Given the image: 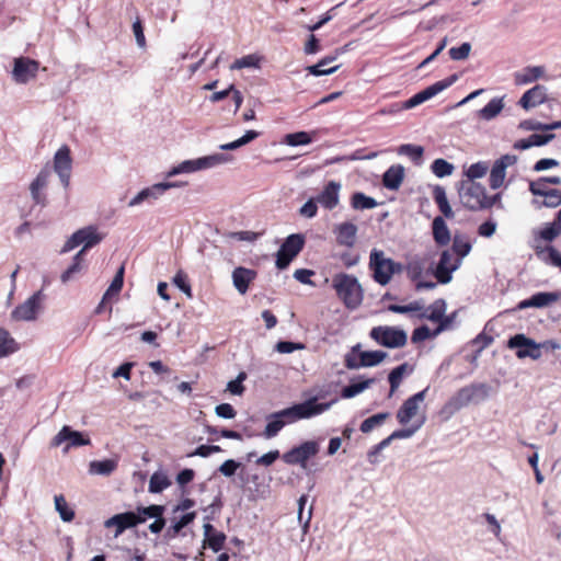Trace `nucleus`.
<instances>
[{"mask_svg": "<svg viewBox=\"0 0 561 561\" xmlns=\"http://www.w3.org/2000/svg\"><path fill=\"white\" fill-rule=\"evenodd\" d=\"M332 287L348 310H355L362 305L364 289L356 276L337 273L332 278Z\"/></svg>", "mask_w": 561, "mask_h": 561, "instance_id": "obj_1", "label": "nucleus"}, {"mask_svg": "<svg viewBox=\"0 0 561 561\" xmlns=\"http://www.w3.org/2000/svg\"><path fill=\"white\" fill-rule=\"evenodd\" d=\"M337 400L319 403L317 397L309 398L302 402L295 403L288 408L275 412L285 426L300 420L310 419L328 411Z\"/></svg>", "mask_w": 561, "mask_h": 561, "instance_id": "obj_2", "label": "nucleus"}, {"mask_svg": "<svg viewBox=\"0 0 561 561\" xmlns=\"http://www.w3.org/2000/svg\"><path fill=\"white\" fill-rule=\"evenodd\" d=\"M368 266L371 271L373 279L381 286L388 285L394 274L403 271L401 263L386 257L385 252L378 249L370 251Z\"/></svg>", "mask_w": 561, "mask_h": 561, "instance_id": "obj_3", "label": "nucleus"}, {"mask_svg": "<svg viewBox=\"0 0 561 561\" xmlns=\"http://www.w3.org/2000/svg\"><path fill=\"white\" fill-rule=\"evenodd\" d=\"M232 161V156L228 153H214L197 159L184 160L178 165L171 168L167 175L174 176L184 173H193L201 170L211 169L220 164Z\"/></svg>", "mask_w": 561, "mask_h": 561, "instance_id": "obj_4", "label": "nucleus"}, {"mask_svg": "<svg viewBox=\"0 0 561 561\" xmlns=\"http://www.w3.org/2000/svg\"><path fill=\"white\" fill-rule=\"evenodd\" d=\"M305 244L304 233H291L286 237L276 253L275 266L279 271L286 270L302 251Z\"/></svg>", "mask_w": 561, "mask_h": 561, "instance_id": "obj_5", "label": "nucleus"}, {"mask_svg": "<svg viewBox=\"0 0 561 561\" xmlns=\"http://www.w3.org/2000/svg\"><path fill=\"white\" fill-rule=\"evenodd\" d=\"M485 187L477 182L461 181L458 186V195L462 206L471 211L483 209L485 203Z\"/></svg>", "mask_w": 561, "mask_h": 561, "instance_id": "obj_6", "label": "nucleus"}, {"mask_svg": "<svg viewBox=\"0 0 561 561\" xmlns=\"http://www.w3.org/2000/svg\"><path fill=\"white\" fill-rule=\"evenodd\" d=\"M369 336L377 344L388 348L403 347L408 341L407 332L403 329L388 325L374 327Z\"/></svg>", "mask_w": 561, "mask_h": 561, "instance_id": "obj_7", "label": "nucleus"}, {"mask_svg": "<svg viewBox=\"0 0 561 561\" xmlns=\"http://www.w3.org/2000/svg\"><path fill=\"white\" fill-rule=\"evenodd\" d=\"M104 236L98 232L95 226H87L75 231L65 242L60 253H67L82 244V248L89 250L99 244Z\"/></svg>", "mask_w": 561, "mask_h": 561, "instance_id": "obj_8", "label": "nucleus"}, {"mask_svg": "<svg viewBox=\"0 0 561 561\" xmlns=\"http://www.w3.org/2000/svg\"><path fill=\"white\" fill-rule=\"evenodd\" d=\"M44 299L43 290L35 291L23 304H20L11 311V319L14 321H35L43 309L42 302Z\"/></svg>", "mask_w": 561, "mask_h": 561, "instance_id": "obj_9", "label": "nucleus"}, {"mask_svg": "<svg viewBox=\"0 0 561 561\" xmlns=\"http://www.w3.org/2000/svg\"><path fill=\"white\" fill-rule=\"evenodd\" d=\"M490 387L486 383H471L460 388L451 398L448 405L459 410L469 405L474 399L485 400L489 397Z\"/></svg>", "mask_w": 561, "mask_h": 561, "instance_id": "obj_10", "label": "nucleus"}, {"mask_svg": "<svg viewBox=\"0 0 561 561\" xmlns=\"http://www.w3.org/2000/svg\"><path fill=\"white\" fill-rule=\"evenodd\" d=\"M320 450L319 443L316 440H306L298 446L293 447L282 455V459L289 466L299 465L306 468L307 461L314 457Z\"/></svg>", "mask_w": 561, "mask_h": 561, "instance_id": "obj_11", "label": "nucleus"}, {"mask_svg": "<svg viewBox=\"0 0 561 561\" xmlns=\"http://www.w3.org/2000/svg\"><path fill=\"white\" fill-rule=\"evenodd\" d=\"M506 346L510 350H515V355L519 359L528 357L534 360H537L542 355V353L539 352V343L526 336L524 333H517L515 335H512L507 340Z\"/></svg>", "mask_w": 561, "mask_h": 561, "instance_id": "obj_12", "label": "nucleus"}, {"mask_svg": "<svg viewBox=\"0 0 561 561\" xmlns=\"http://www.w3.org/2000/svg\"><path fill=\"white\" fill-rule=\"evenodd\" d=\"M64 443H67L64 451H68L71 447L90 445L91 440L82 432L73 431L70 426L65 425L51 439L50 447H59Z\"/></svg>", "mask_w": 561, "mask_h": 561, "instance_id": "obj_13", "label": "nucleus"}, {"mask_svg": "<svg viewBox=\"0 0 561 561\" xmlns=\"http://www.w3.org/2000/svg\"><path fill=\"white\" fill-rule=\"evenodd\" d=\"M39 69V62L28 57H18L13 60L12 78L16 83L25 84L34 79Z\"/></svg>", "mask_w": 561, "mask_h": 561, "instance_id": "obj_14", "label": "nucleus"}, {"mask_svg": "<svg viewBox=\"0 0 561 561\" xmlns=\"http://www.w3.org/2000/svg\"><path fill=\"white\" fill-rule=\"evenodd\" d=\"M387 357L383 351L359 352V359L353 354H345L344 365L347 369H359L362 367H374L379 365Z\"/></svg>", "mask_w": 561, "mask_h": 561, "instance_id": "obj_15", "label": "nucleus"}, {"mask_svg": "<svg viewBox=\"0 0 561 561\" xmlns=\"http://www.w3.org/2000/svg\"><path fill=\"white\" fill-rule=\"evenodd\" d=\"M460 267V259L451 263V253L449 250L442 251L438 263L432 271L437 283L446 285L451 282L453 273Z\"/></svg>", "mask_w": 561, "mask_h": 561, "instance_id": "obj_16", "label": "nucleus"}, {"mask_svg": "<svg viewBox=\"0 0 561 561\" xmlns=\"http://www.w3.org/2000/svg\"><path fill=\"white\" fill-rule=\"evenodd\" d=\"M72 159L68 146H61L54 156V170L58 174L65 188L70 184Z\"/></svg>", "mask_w": 561, "mask_h": 561, "instance_id": "obj_17", "label": "nucleus"}, {"mask_svg": "<svg viewBox=\"0 0 561 561\" xmlns=\"http://www.w3.org/2000/svg\"><path fill=\"white\" fill-rule=\"evenodd\" d=\"M141 524V519L136 517L135 511L118 513L104 522L105 528L115 527V537L122 535L126 529Z\"/></svg>", "mask_w": 561, "mask_h": 561, "instance_id": "obj_18", "label": "nucleus"}, {"mask_svg": "<svg viewBox=\"0 0 561 561\" xmlns=\"http://www.w3.org/2000/svg\"><path fill=\"white\" fill-rule=\"evenodd\" d=\"M427 390L428 387L414 393L402 403L397 412V419L400 424H408L417 413L419 403L424 401Z\"/></svg>", "mask_w": 561, "mask_h": 561, "instance_id": "obj_19", "label": "nucleus"}, {"mask_svg": "<svg viewBox=\"0 0 561 561\" xmlns=\"http://www.w3.org/2000/svg\"><path fill=\"white\" fill-rule=\"evenodd\" d=\"M50 176L48 168L42 169L30 185V193L35 205L45 207L47 205V196L42 191L47 186Z\"/></svg>", "mask_w": 561, "mask_h": 561, "instance_id": "obj_20", "label": "nucleus"}, {"mask_svg": "<svg viewBox=\"0 0 561 561\" xmlns=\"http://www.w3.org/2000/svg\"><path fill=\"white\" fill-rule=\"evenodd\" d=\"M341 183L329 181L318 194L317 202L327 210L334 209L340 203Z\"/></svg>", "mask_w": 561, "mask_h": 561, "instance_id": "obj_21", "label": "nucleus"}, {"mask_svg": "<svg viewBox=\"0 0 561 561\" xmlns=\"http://www.w3.org/2000/svg\"><path fill=\"white\" fill-rule=\"evenodd\" d=\"M180 183L178 182H161L153 184L150 187L141 190L136 196H134L129 203L128 206H137L141 204L145 201H148L150 198L157 199L161 194H163L167 190L171 187L179 186Z\"/></svg>", "mask_w": 561, "mask_h": 561, "instance_id": "obj_22", "label": "nucleus"}, {"mask_svg": "<svg viewBox=\"0 0 561 561\" xmlns=\"http://www.w3.org/2000/svg\"><path fill=\"white\" fill-rule=\"evenodd\" d=\"M547 100V88L541 84H536L527 90L518 101V105L526 111H529Z\"/></svg>", "mask_w": 561, "mask_h": 561, "instance_id": "obj_23", "label": "nucleus"}, {"mask_svg": "<svg viewBox=\"0 0 561 561\" xmlns=\"http://www.w3.org/2000/svg\"><path fill=\"white\" fill-rule=\"evenodd\" d=\"M357 226L353 222L345 221L337 225L334 228V233L336 236V242L340 245H344L347 248L354 247L356 242L357 234Z\"/></svg>", "mask_w": 561, "mask_h": 561, "instance_id": "obj_24", "label": "nucleus"}, {"mask_svg": "<svg viewBox=\"0 0 561 561\" xmlns=\"http://www.w3.org/2000/svg\"><path fill=\"white\" fill-rule=\"evenodd\" d=\"M404 179V167L401 164H393L389 167L382 174V185L387 190L397 191L401 186Z\"/></svg>", "mask_w": 561, "mask_h": 561, "instance_id": "obj_25", "label": "nucleus"}, {"mask_svg": "<svg viewBox=\"0 0 561 561\" xmlns=\"http://www.w3.org/2000/svg\"><path fill=\"white\" fill-rule=\"evenodd\" d=\"M256 272L247 267H236L232 272V283L240 294L248 291L250 283L255 278Z\"/></svg>", "mask_w": 561, "mask_h": 561, "instance_id": "obj_26", "label": "nucleus"}, {"mask_svg": "<svg viewBox=\"0 0 561 561\" xmlns=\"http://www.w3.org/2000/svg\"><path fill=\"white\" fill-rule=\"evenodd\" d=\"M433 238L437 245L444 247L450 242V231L442 216H436L432 222Z\"/></svg>", "mask_w": 561, "mask_h": 561, "instance_id": "obj_27", "label": "nucleus"}, {"mask_svg": "<svg viewBox=\"0 0 561 561\" xmlns=\"http://www.w3.org/2000/svg\"><path fill=\"white\" fill-rule=\"evenodd\" d=\"M375 378L364 379L359 377V380H352L347 386H344L341 390V397L343 399H351L362 393L364 390L368 389L373 383H375Z\"/></svg>", "mask_w": 561, "mask_h": 561, "instance_id": "obj_28", "label": "nucleus"}, {"mask_svg": "<svg viewBox=\"0 0 561 561\" xmlns=\"http://www.w3.org/2000/svg\"><path fill=\"white\" fill-rule=\"evenodd\" d=\"M447 304L445 299L438 298L433 304H431L426 311L420 313L417 317L420 319H426L431 322L437 323L443 318V314L446 312Z\"/></svg>", "mask_w": 561, "mask_h": 561, "instance_id": "obj_29", "label": "nucleus"}, {"mask_svg": "<svg viewBox=\"0 0 561 561\" xmlns=\"http://www.w3.org/2000/svg\"><path fill=\"white\" fill-rule=\"evenodd\" d=\"M337 55H330L322 58L319 62L308 66L306 70L309 75H312L314 77H321V76H328L331 73H334L340 66H334L331 68H325L328 65L333 62L336 59Z\"/></svg>", "mask_w": 561, "mask_h": 561, "instance_id": "obj_30", "label": "nucleus"}, {"mask_svg": "<svg viewBox=\"0 0 561 561\" xmlns=\"http://www.w3.org/2000/svg\"><path fill=\"white\" fill-rule=\"evenodd\" d=\"M433 198L444 217L450 219L454 218L455 214L447 199L446 191L443 186L436 185L433 190Z\"/></svg>", "mask_w": 561, "mask_h": 561, "instance_id": "obj_31", "label": "nucleus"}, {"mask_svg": "<svg viewBox=\"0 0 561 561\" xmlns=\"http://www.w3.org/2000/svg\"><path fill=\"white\" fill-rule=\"evenodd\" d=\"M534 308L542 309L551 306L561 299V290L556 291H538L531 295Z\"/></svg>", "mask_w": 561, "mask_h": 561, "instance_id": "obj_32", "label": "nucleus"}, {"mask_svg": "<svg viewBox=\"0 0 561 561\" xmlns=\"http://www.w3.org/2000/svg\"><path fill=\"white\" fill-rule=\"evenodd\" d=\"M504 107L502 98H493L484 107L478 111V116L483 121H492Z\"/></svg>", "mask_w": 561, "mask_h": 561, "instance_id": "obj_33", "label": "nucleus"}, {"mask_svg": "<svg viewBox=\"0 0 561 561\" xmlns=\"http://www.w3.org/2000/svg\"><path fill=\"white\" fill-rule=\"evenodd\" d=\"M471 249L472 244L468 237L459 233L454 236L451 250L457 255V259H460V264L462 263V259L470 253Z\"/></svg>", "mask_w": 561, "mask_h": 561, "instance_id": "obj_34", "label": "nucleus"}, {"mask_svg": "<svg viewBox=\"0 0 561 561\" xmlns=\"http://www.w3.org/2000/svg\"><path fill=\"white\" fill-rule=\"evenodd\" d=\"M172 484L169 477L162 471H156L151 474L148 491L152 494L161 493Z\"/></svg>", "mask_w": 561, "mask_h": 561, "instance_id": "obj_35", "label": "nucleus"}, {"mask_svg": "<svg viewBox=\"0 0 561 561\" xmlns=\"http://www.w3.org/2000/svg\"><path fill=\"white\" fill-rule=\"evenodd\" d=\"M378 205L377 201L363 192H355L351 196V206L355 210L373 209Z\"/></svg>", "mask_w": 561, "mask_h": 561, "instance_id": "obj_36", "label": "nucleus"}, {"mask_svg": "<svg viewBox=\"0 0 561 561\" xmlns=\"http://www.w3.org/2000/svg\"><path fill=\"white\" fill-rule=\"evenodd\" d=\"M545 75L542 66H529L523 69L520 73L516 75V82L518 84L531 83Z\"/></svg>", "mask_w": 561, "mask_h": 561, "instance_id": "obj_37", "label": "nucleus"}, {"mask_svg": "<svg viewBox=\"0 0 561 561\" xmlns=\"http://www.w3.org/2000/svg\"><path fill=\"white\" fill-rule=\"evenodd\" d=\"M19 350L16 341L10 335L9 331L0 328V358L7 357Z\"/></svg>", "mask_w": 561, "mask_h": 561, "instance_id": "obj_38", "label": "nucleus"}, {"mask_svg": "<svg viewBox=\"0 0 561 561\" xmlns=\"http://www.w3.org/2000/svg\"><path fill=\"white\" fill-rule=\"evenodd\" d=\"M117 467L114 459L93 460L89 465L91 474L110 476Z\"/></svg>", "mask_w": 561, "mask_h": 561, "instance_id": "obj_39", "label": "nucleus"}, {"mask_svg": "<svg viewBox=\"0 0 561 561\" xmlns=\"http://www.w3.org/2000/svg\"><path fill=\"white\" fill-rule=\"evenodd\" d=\"M165 507L163 505L151 504L149 506H138L135 511L136 517L141 519V524L147 520V518H157L162 517L164 514Z\"/></svg>", "mask_w": 561, "mask_h": 561, "instance_id": "obj_40", "label": "nucleus"}, {"mask_svg": "<svg viewBox=\"0 0 561 561\" xmlns=\"http://www.w3.org/2000/svg\"><path fill=\"white\" fill-rule=\"evenodd\" d=\"M285 427V422L280 421L273 412L266 416V426L263 432V436L267 439L278 435V433Z\"/></svg>", "mask_w": 561, "mask_h": 561, "instance_id": "obj_41", "label": "nucleus"}, {"mask_svg": "<svg viewBox=\"0 0 561 561\" xmlns=\"http://www.w3.org/2000/svg\"><path fill=\"white\" fill-rule=\"evenodd\" d=\"M307 501H308V495H306V494H302L298 499V514H297L298 516H297V518H298L299 524L302 526L304 534L307 533L309 525H310L311 516H312V506H310L308 512L305 514V506H306Z\"/></svg>", "mask_w": 561, "mask_h": 561, "instance_id": "obj_42", "label": "nucleus"}, {"mask_svg": "<svg viewBox=\"0 0 561 561\" xmlns=\"http://www.w3.org/2000/svg\"><path fill=\"white\" fill-rule=\"evenodd\" d=\"M284 142L290 147L305 146L312 142L311 134L305 130L285 135Z\"/></svg>", "mask_w": 561, "mask_h": 561, "instance_id": "obj_43", "label": "nucleus"}, {"mask_svg": "<svg viewBox=\"0 0 561 561\" xmlns=\"http://www.w3.org/2000/svg\"><path fill=\"white\" fill-rule=\"evenodd\" d=\"M261 60H262L261 56H259L256 54H250V55H247V56L236 59L234 62L231 64L230 69L231 70H239V69H243V68L259 69Z\"/></svg>", "mask_w": 561, "mask_h": 561, "instance_id": "obj_44", "label": "nucleus"}, {"mask_svg": "<svg viewBox=\"0 0 561 561\" xmlns=\"http://www.w3.org/2000/svg\"><path fill=\"white\" fill-rule=\"evenodd\" d=\"M54 502L55 508L61 520L66 523L72 522L75 518V511L68 506L65 496L61 494L55 495Z\"/></svg>", "mask_w": 561, "mask_h": 561, "instance_id": "obj_45", "label": "nucleus"}, {"mask_svg": "<svg viewBox=\"0 0 561 561\" xmlns=\"http://www.w3.org/2000/svg\"><path fill=\"white\" fill-rule=\"evenodd\" d=\"M196 517L195 512H188L183 514L180 519L175 520L168 529L167 536L173 538L175 537L183 528L188 526L194 522Z\"/></svg>", "mask_w": 561, "mask_h": 561, "instance_id": "obj_46", "label": "nucleus"}, {"mask_svg": "<svg viewBox=\"0 0 561 561\" xmlns=\"http://www.w3.org/2000/svg\"><path fill=\"white\" fill-rule=\"evenodd\" d=\"M409 368V364L408 363H403L397 367H394L388 375V381L390 383V392H389V397H391L394 391L399 388L401 381H402V378H403V375L404 373L407 371V369Z\"/></svg>", "mask_w": 561, "mask_h": 561, "instance_id": "obj_47", "label": "nucleus"}, {"mask_svg": "<svg viewBox=\"0 0 561 561\" xmlns=\"http://www.w3.org/2000/svg\"><path fill=\"white\" fill-rule=\"evenodd\" d=\"M506 169L502 164H499L494 161L489 178L490 187L492 190L500 188L504 183Z\"/></svg>", "mask_w": 561, "mask_h": 561, "instance_id": "obj_48", "label": "nucleus"}, {"mask_svg": "<svg viewBox=\"0 0 561 561\" xmlns=\"http://www.w3.org/2000/svg\"><path fill=\"white\" fill-rule=\"evenodd\" d=\"M390 416L389 412H380L365 419L359 426L363 433L371 432L376 426L381 425Z\"/></svg>", "mask_w": 561, "mask_h": 561, "instance_id": "obj_49", "label": "nucleus"}, {"mask_svg": "<svg viewBox=\"0 0 561 561\" xmlns=\"http://www.w3.org/2000/svg\"><path fill=\"white\" fill-rule=\"evenodd\" d=\"M489 170V163L485 161H479L472 163L468 169L465 170L466 180L476 182L477 179L483 178Z\"/></svg>", "mask_w": 561, "mask_h": 561, "instance_id": "obj_50", "label": "nucleus"}, {"mask_svg": "<svg viewBox=\"0 0 561 561\" xmlns=\"http://www.w3.org/2000/svg\"><path fill=\"white\" fill-rule=\"evenodd\" d=\"M431 170L437 178H445L454 172L455 167L447 160L438 158L432 162Z\"/></svg>", "mask_w": 561, "mask_h": 561, "instance_id": "obj_51", "label": "nucleus"}, {"mask_svg": "<svg viewBox=\"0 0 561 561\" xmlns=\"http://www.w3.org/2000/svg\"><path fill=\"white\" fill-rule=\"evenodd\" d=\"M124 273H125V267H124V265H122L117 270L112 283L110 284L108 288L106 289L105 294L103 295V300H106L108 297H111L113 295H117L122 290L123 285H124Z\"/></svg>", "mask_w": 561, "mask_h": 561, "instance_id": "obj_52", "label": "nucleus"}, {"mask_svg": "<svg viewBox=\"0 0 561 561\" xmlns=\"http://www.w3.org/2000/svg\"><path fill=\"white\" fill-rule=\"evenodd\" d=\"M399 154L408 156L413 162L419 163L424 154V148L422 146L404 144L398 148Z\"/></svg>", "mask_w": 561, "mask_h": 561, "instance_id": "obj_53", "label": "nucleus"}, {"mask_svg": "<svg viewBox=\"0 0 561 561\" xmlns=\"http://www.w3.org/2000/svg\"><path fill=\"white\" fill-rule=\"evenodd\" d=\"M540 238L545 241L551 242L553 241L558 236L561 234V221L558 218H554V220L550 224H547L541 230H540Z\"/></svg>", "mask_w": 561, "mask_h": 561, "instance_id": "obj_54", "label": "nucleus"}, {"mask_svg": "<svg viewBox=\"0 0 561 561\" xmlns=\"http://www.w3.org/2000/svg\"><path fill=\"white\" fill-rule=\"evenodd\" d=\"M405 270L408 277L413 282H417L423 274L424 262L417 257L413 259L408 262Z\"/></svg>", "mask_w": 561, "mask_h": 561, "instance_id": "obj_55", "label": "nucleus"}, {"mask_svg": "<svg viewBox=\"0 0 561 561\" xmlns=\"http://www.w3.org/2000/svg\"><path fill=\"white\" fill-rule=\"evenodd\" d=\"M457 80H458V75L454 73V75H450L449 77H447L440 81H437L426 88L428 90V93H431L432 98H434L435 95H437L445 89L453 85Z\"/></svg>", "mask_w": 561, "mask_h": 561, "instance_id": "obj_56", "label": "nucleus"}, {"mask_svg": "<svg viewBox=\"0 0 561 561\" xmlns=\"http://www.w3.org/2000/svg\"><path fill=\"white\" fill-rule=\"evenodd\" d=\"M458 310L453 311L449 314H443V318L437 321V327L434 329V335H438L444 331L453 329V324L457 319Z\"/></svg>", "mask_w": 561, "mask_h": 561, "instance_id": "obj_57", "label": "nucleus"}, {"mask_svg": "<svg viewBox=\"0 0 561 561\" xmlns=\"http://www.w3.org/2000/svg\"><path fill=\"white\" fill-rule=\"evenodd\" d=\"M247 379V374L244 371H240L236 379L228 381L227 390L233 396L243 394L245 388L243 386V381Z\"/></svg>", "mask_w": 561, "mask_h": 561, "instance_id": "obj_58", "label": "nucleus"}, {"mask_svg": "<svg viewBox=\"0 0 561 561\" xmlns=\"http://www.w3.org/2000/svg\"><path fill=\"white\" fill-rule=\"evenodd\" d=\"M425 422V417H423L421 420V422L416 425H413L411 427H407V428H400V430H396L394 432H392L388 437L389 439L392 442L394 439H404V438H410L414 435V433L421 428V426L424 424Z\"/></svg>", "mask_w": 561, "mask_h": 561, "instance_id": "obj_59", "label": "nucleus"}, {"mask_svg": "<svg viewBox=\"0 0 561 561\" xmlns=\"http://www.w3.org/2000/svg\"><path fill=\"white\" fill-rule=\"evenodd\" d=\"M173 283L182 293L185 294V296L187 298H192L193 297L192 287H191V285H190V283L187 280V276L182 271H179L174 275Z\"/></svg>", "mask_w": 561, "mask_h": 561, "instance_id": "obj_60", "label": "nucleus"}, {"mask_svg": "<svg viewBox=\"0 0 561 561\" xmlns=\"http://www.w3.org/2000/svg\"><path fill=\"white\" fill-rule=\"evenodd\" d=\"M304 348L305 344L286 340L278 341L275 345V351L280 354H290L295 351Z\"/></svg>", "mask_w": 561, "mask_h": 561, "instance_id": "obj_61", "label": "nucleus"}, {"mask_svg": "<svg viewBox=\"0 0 561 561\" xmlns=\"http://www.w3.org/2000/svg\"><path fill=\"white\" fill-rule=\"evenodd\" d=\"M204 541L214 552H219L224 548L226 535L221 531H216L208 538H205Z\"/></svg>", "mask_w": 561, "mask_h": 561, "instance_id": "obj_62", "label": "nucleus"}, {"mask_svg": "<svg viewBox=\"0 0 561 561\" xmlns=\"http://www.w3.org/2000/svg\"><path fill=\"white\" fill-rule=\"evenodd\" d=\"M470 51H471V44L468 42H465L458 47H451L448 50V54L453 60H463V59L468 58Z\"/></svg>", "mask_w": 561, "mask_h": 561, "instance_id": "obj_63", "label": "nucleus"}, {"mask_svg": "<svg viewBox=\"0 0 561 561\" xmlns=\"http://www.w3.org/2000/svg\"><path fill=\"white\" fill-rule=\"evenodd\" d=\"M542 206L548 208H556L561 205V191L557 188H550L545 196V201L541 203Z\"/></svg>", "mask_w": 561, "mask_h": 561, "instance_id": "obj_64", "label": "nucleus"}]
</instances>
